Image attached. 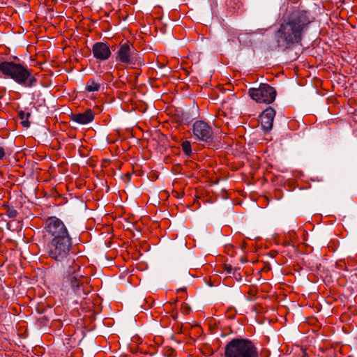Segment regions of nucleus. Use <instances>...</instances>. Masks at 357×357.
I'll return each instance as SVG.
<instances>
[{
	"instance_id": "f257e3e1",
	"label": "nucleus",
	"mask_w": 357,
	"mask_h": 357,
	"mask_svg": "<svg viewBox=\"0 0 357 357\" xmlns=\"http://www.w3.org/2000/svg\"><path fill=\"white\" fill-rule=\"evenodd\" d=\"M311 22L307 12L298 10L293 13L275 31V48L285 51L300 44Z\"/></svg>"
},
{
	"instance_id": "f03ea898",
	"label": "nucleus",
	"mask_w": 357,
	"mask_h": 357,
	"mask_svg": "<svg viewBox=\"0 0 357 357\" xmlns=\"http://www.w3.org/2000/svg\"><path fill=\"white\" fill-rule=\"evenodd\" d=\"M0 72L6 77L13 79L17 84L26 88L36 84L37 79L24 62L5 61L0 62Z\"/></svg>"
},
{
	"instance_id": "7ed1b4c3",
	"label": "nucleus",
	"mask_w": 357,
	"mask_h": 357,
	"mask_svg": "<svg viewBox=\"0 0 357 357\" xmlns=\"http://www.w3.org/2000/svg\"><path fill=\"white\" fill-rule=\"evenodd\" d=\"M225 357H259L255 343L247 338H233L225 347Z\"/></svg>"
},
{
	"instance_id": "20e7f679",
	"label": "nucleus",
	"mask_w": 357,
	"mask_h": 357,
	"mask_svg": "<svg viewBox=\"0 0 357 357\" xmlns=\"http://www.w3.org/2000/svg\"><path fill=\"white\" fill-rule=\"evenodd\" d=\"M43 229L45 236L50 239V241L72 239L66 225L55 216L49 217L45 220Z\"/></svg>"
},
{
	"instance_id": "39448f33",
	"label": "nucleus",
	"mask_w": 357,
	"mask_h": 357,
	"mask_svg": "<svg viewBox=\"0 0 357 357\" xmlns=\"http://www.w3.org/2000/svg\"><path fill=\"white\" fill-rule=\"evenodd\" d=\"M116 61L123 65L141 66L144 65V60L139 52L129 42L120 43L116 53Z\"/></svg>"
},
{
	"instance_id": "423d86ee",
	"label": "nucleus",
	"mask_w": 357,
	"mask_h": 357,
	"mask_svg": "<svg viewBox=\"0 0 357 357\" xmlns=\"http://www.w3.org/2000/svg\"><path fill=\"white\" fill-rule=\"evenodd\" d=\"M72 245V239L49 241L47 244V253L50 258L56 261L63 262L68 259L69 262L72 261L68 259Z\"/></svg>"
},
{
	"instance_id": "0eeeda50",
	"label": "nucleus",
	"mask_w": 357,
	"mask_h": 357,
	"mask_svg": "<svg viewBox=\"0 0 357 357\" xmlns=\"http://www.w3.org/2000/svg\"><path fill=\"white\" fill-rule=\"evenodd\" d=\"M248 94L257 102L270 104L275 100L277 91L267 84H260L258 88H250Z\"/></svg>"
},
{
	"instance_id": "6e6552de",
	"label": "nucleus",
	"mask_w": 357,
	"mask_h": 357,
	"mask_svg": "<svg viewBox=\"0 0 357 357\" xmlns=\"http://www.w3.org/2000/svg\"><path fill=\"white\" fill-rule=\"evenodd\" d=\"M192 132L194 137L197 141L210 143L213 139L212 127L204 121H196L192 125Z\"/></svg>"
},
{
	"instance_id": "1a4fd4ad",
	"label": "nucleus",
	"mask_w": 357,
	"mask_h": 357,
	"mask_svg": "<svg viewBox=\"0 0 357 357\" xmlns=\"http://www.w3.org/2000/svg\"><path fill=\"white\" fill-rule=\"evenodd\" d=\"M69 264L68 280L70 282V287L73 291L77 292L79 291L80 285L83 283L82 281L83 278L78 273L80 269V266L75 263L74 259H73L71 261H69Z\"/></svg>"
},
{
	"instance_id": "9d476101",
	"label": "nucleus",
	"mask_w": 357,
	"mask_h": 357,
	"mask_svg": "<svg viewBox=\"0 0 357 357\" xmlns=\"http://www.w3.org/2000/svg\"><path fill=\"white\" fill-rule=\"evenodd\" d=\"M93 56L100 61H105L111 56L109 45L107 43L98 42L92 47Z\"/></svg>"
},
{
	"instance_id": "9b49d317",
	"label": "nucleus",
	"mask_w": 357,
	"mask_h": 357,
	"mask_svg": "<svg viewBox=\"0 0 357 357\" xmlns=\"http://www.w3.org/2000/svg\"><path fill=\"white\" fill-rule=\"evenodd\" d=\"M275 111L272 107L266 108L260 115V121L262 128L266 131L271 130Z\"/></svg>"
},
{
	"instance_id": "f8f14e48",
	"label": "nucleus",
	"mask_w": 357,
	"mask_h": 357,
	"mask_svg": "<svg viewBox=\"0 0 357 357\" xmlns=\"http://www.w3.org/2000/svg\"><path fill=\"white\" fill-rule=\"evenodd\" d=\"M70 119L79 124H87L94 119V113L91 109H88L83 113L72 114Z\"/></svg>"
},
{
	"instance_id": "ddd939ff",
	"label": "nucleus",
	"mask_w": 357,
	"mask_h": 357,
	"mask_svg": "<svg viewBox=\"0 0 357 357\" xmlns=\"http://www.w3.org/2000/svg\"><path fill=\"white\" fill-rule=\"evenodd\" d=\"M31 114L29 112H24L23 110L18 112V118L20 119V123L24 128H29L30 126V122L29 118Z\"/></svg>"
},
{
	"instance_id": "4468645a",
	"label": "nucleus",
	"mask_w": 357,
	"mask_h": 357,
	"mask_svg": "<svg viewBox=\"0 0 357 357\" xmlns=\"http://www.w3.org/2000/svg\"><path fill=\"white\" fill-rule=\"evenodd\" d=\"M100 88V84L93 79H90L86 82V90L89 92L98 91Z\"/></svg>"
},
{
	"instance_id": "2eb2a0df",
	"label": "nucleus",
	"mask_w": 357,
	"mask_h": 357,
	"mask_svg": "<svg viewBox=\"0 0 357 357\" xmlns=\"http://www.w3.org/2000/svg\"><path fill=\"white\" fill-rule=\"evenodd\" d=\"M181 149L185 155H187L188 157L191 156V155H192L191 143L189 141H188V140L183 141L181 144Z\"/></svg>"
},
{
	"instance_id": "dca6fc26",
	"label": "nucleus",
	"mask_w": 357,
	"mask_h": 357,
	"mask_svg": "<svg viewBox=\"0 0 357 357\" xmlns=\"http://www.w3.org/2000/svg\"><path fill=\"white\" fill-rule=\"evenodd\" d=\"M4 208L6 210V214L10 218H14L17 217L18 213L17 211L14 208V207L10 206H5Z\"/></svg>"
},
{
	"instance_id": "f3484780",
	"label": "nucleus",
	"mask_w": 357,
	"mask_h": 357,
	"mask_svg": "<svg viewBox=\"0 0 357 357\" xmlns=\"http://www.w3.org/2000/svg\"><path fill=\"white\" fill-rule=\"evenodd\" d=\"M163 355L165 357H176V351L170 347H166L163 349Z\"/></svg>"
},
{
	"instance_id": "a211bd4d",
	"label": "nucleus",
	"mask_w": 357,
	"mask_h": 357,
	"mask_svg": "<svg viewBox=\"0 0 357 357\" xmlns=\"http://www.w3.org/2000/svg\"><path fill=\"white\" fill-rule=\"evenodd\" d=\"M239 270H240L239 267H238V268L236 267V268H234V271L232 273L234 278L238 281L241 280V275L240 273L238 272Z\"/></svg>"
},
{
	"instance_id": "6ab92c4d",
	"label": "nucleus",
	"mask_w": 357,
	"mask_h": 357,
	"mask_svg": "<svg viewBox=\"0 0 357 357\" xmlns=\"http://www.w3.org/2000/svg\"><path fill=\"white\" fill-rule=\"evenodd\" d=\"M337 267L340 269H344V270L348 271V268L347 267V262L344 260L337 261Z\"/></svg>"
},
{
	"instance_id": "aec40b11",
	"label": "nucleus",
	"mask_w": 357,
	"mask_h": 357,
	"mask_svg": "<svg viewBox=\"0 0 357 357\" xmlns=\"http://www.w3.org/2000/svg\"><path fill=\"white\" fill-rule=\"evenodd\" d=\"M224 270L227 272V273L232 274L233 271H234V268L230 264H225Z\"/></svg>"
},
{
	"instance_id": "412c9836",
	"label": "nucleus",
	"mask_w": 357,
	"mask_h": 357,
	"mask_svg": "<svg viewBox=\"0 0 357 357\" xmlns=\"http://www.w3.org/2000/svg\"><path fill=\"white\" fill-rule=\"evenodd\" d=\"M295 235H296V233L294 231H289L288 233V236L289 238V240L291 241V242L293 243L294 241V239H295Z\"/></svg>"
},
{
	"instance_id": "4be33fe9",
	"label": "nucleus",
	"mask_w": 357,
	"mask_h": 357,
	"mask_svg": "<svg viewBox=\"0 0 357 357\" xmlns=\"http://www.w3.org/2000/svg\"><path fill=\"white\" fill-rule=\"evenodd\" d=\"M5 154L6 153L4 149L0 146V160H2Z\"/></svg>"
},
{
	"instance_id": "5701e85b",
	"label": "nucleus",
	"mask_w": 357,
	"mask_h": 357,
	"mask_svg": "<svg viewBox=\"0 0 357 357\" xmlns=\"http://www.w3.org/2000/svg\"><path fill=\"white\" fill-rule=\"evenodd\" d=\"M291 243H292V242H291V241H290V240H289V241L285 240V241H284V243H283V245H284V246L287 247V246L291 245Z\"/></svg>"
},
{
	"instance_id": "b1692460",
	"label": "nucleus",
	"mask_w": 357,
	"mask_h": 357,
	"mask_svg": "<svg viewBox=\"0 0 357 357\" xmlns=\"http://www.w3.org/2000/svg\"><path fill=\"white\" fill-rule=\"evenodd\" d=\"M187 290L186 287H183V288H180L178 289H177V293H179V292H185Z\"/></svg>"
},
{
	"instance_id": "393cba45",
	"label": "nucleus",
	"mask_w": 357,
	"mask_h": 357,
	"mask_svg": "<svg viewBox=\"0 0 357 357\" xmlns=\"http://www.w3.org/2000/svg\"><path fill=\"white\" fill-rule=\"evenodd\" d=\"M302 357H308V355L306 353V351L303 349H302Z\"/></svg>"
},
{
	"instance_id": "a878e982",
	"label": "nucleus",
	"mask_w": 357,
	"mask_h": 357,
	"mask_svg": "<svg viewBox=\"0 0 357 357\" xmlns=\"http://www.w3.org/2000/svg\"><path fill=\"white\" fill-rule=\"evenodd\" d=\"M241 261H242V262H243V263L246 261V260H244V259H242Z\"/></svg>"
},
{
	"instance_id": "bb28decb",
	"label": "nucleus",
	"mask_w": 357,
	"mask_h": 357,
	"mask_svg": "<svg viewBox=\"0 0 357 357\" xmlns=\"http://www.w3.org/2000/svg\"><path fill=\"white\" fill-rule=\"evenodd\" d=\"M347 264H348V265H350L349 259H347Z\"/></svg>"
}]
</instances>
